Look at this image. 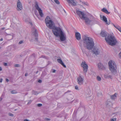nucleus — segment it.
I'll list each match as a JSON object with an SVG mask.
<instances>
[{
  "mask_svg": "<svg viewBox=\"0 0 121 121\" xmlns=\"http://www.w3.org/2000/svg\"><path fill=\"white\" fill-rule=\"evenodd\" d=\"M83 42V45L85 48L88 50H91L94 45V42L92 39L91 37L87 36L85 35L82 37ZM83 53H85L87 55L86 49L82 47L81 44L79 45Z\"/></svg>",
  "mask_w": 121,
  "mask_h": 121,
  "instance_id": "1",
  "label": "nucleus"
},
{
  "mask_svg": "<svg viewBox=\"0 0 121 121\" xmlns=\"http://www.w3.org/2000/svg\"><path fill=\"white\" fill-rule=\"evenodd\" d=\"M50 18L47 16L45 19V23L47 26L50 29H52V31L54 35L58 37L63 31L60 28L55 26L54 22L51 20H48V19Z\"/></svg>",
  "mask_w": 121,
  "mask_h": 121,
  "instance_id": "2",
  "label": "nucleus"
},
{
  "mask_svg": "<svg viewBox=\"0 0 121 121\" xmlns=\"http://www.w3.org/2000/svg\"><path fill=\"white\" fill-rule=\"evenodd\" d=\"M100 35L103 37H105V39L106 42L110 45L113 46L115 45L117 43V41L115 38L114 36L112 35H108L107 37L106 36L107 34L106 31H103L101 32Z\"/></svg>",
  "mask_w": 121,
  "mask_h": 121,
  "instance_id": "3",
  "label": "nucleus"
},
{
  "mask_svg": "<svg viewBox=\"0 0 121 121\" xmlns=\"http://www.w3.org/2000/svg\"><path fill=\"white\" fill-rule=\"evenodd\" d=\"M76 12L78 15L81 19L85 20L86 24H90L92 21L86 16V15L83 12L76 10Z\"/></svg>",
  "mask_w": 121,
  "mask_h": 121,
  "instance_id": "4",
  "label": "nucleus"
},
{
  "mask_svg": "<svg viewBox=\"0 0 121 121\" xmlns=\"http://www.w3.org/2000/svg\"><path fill=\"white\" fill-rule=\"evenodd\" d=\"M109 67L111 71L114 73H116L117 70L116 69V66L115 63L114 61H110L108 63Z\"/></svg>",
  "mask_w": 121,
  "mask_h": 121,
  "instance_id": "5",
  "label": "nucleus"
},
{
  "mask_svg": "<svg viewBox=\"0 0 121 121\" xmlns=\"http://www.w3.org/2000/svg\"><path fill=\"white\" fill-rule=\"evenodd\" d=\"M35 7L36 9L38 11L39 15L41 17H43V13L42 10L39 7L38 3L37 1H36L35 2Z\"/></svg>",
  "mask_w": 121,
  "mask_h": 121,
  "instance_id": "6",
  "label": "nucleus"
},
{
  "mask_svg": "<svg viewBox=\"0 0 121 121\" xmlns=\"http://www.w3.org/2000/svg\"><path fill=\"white\" fill-rule=\"evenodd\" d=\"M81 66L83 68V71L85 73L86 72L88 69V66L87 65L85 61H83L81 64Z\"/></svg>",
  "mask_w": 121,
  "mask_h": 121,
  "instance_id": "7",
  "label": "nucleus"
},
{
  "mask_svg": "<svg viewBox=\"0 0 121 121\" xmlns=\"http://www.w3.org/2000/svg\"><path fill=\"white\" fill-rule=\"evenodd\" d=\"M60 37V40L61 41H63L66 39V36L65 34L62 32L58 36Z\"/></svg>",
  "mask_w": 121,
  "mask_h": 121,
  "instance_id": "8",
  "label": "nucleus"
},
{
  "mask_svg": "<svg viewBox=\"0 0 121 121\" xmlns=\"http://www.w3.org/2000/svg\"><path fill=\"white\" fill-rule=\"evenodd\" d=\"M92 52H93L94 54L96 56L99 54L100 50L98 48L95 47L93 48Z\"/></svg>",
  "mask_w": 121,
  "mask_h": 121,
  "instance_id": "9",
  "label": "nucleus"
},
{
  "mask_svg": "<svg viewBox=\"0 0 121 121\" xmlns=\"http://www.w3.org/2000/svg\"><path fill=\"white\" fill-rule=\"evenodd\" d=\"M77 82L80 85H82L83 83L84 79L81 76L79 75L77 78Z\"/></svg>",
  "mask_w": 121,
  "mask_h": 121,
  "instance_id": "10",
  "label": "nucleus"
},
{
  "mask_svg": "<svg viewBox=\"0 0 121 121\" xmlns=\"http://www.w3.org/2000/svg\"><path fill=\"white\" fill-rule=\"evenodd\" d=\"M67 1L72 6H76L77 5V2L74 0H67Z\"/></svg>",
  "mask_w": 121,
  "mask_h": 121,
  "instance_id": "11",
  "label": "nucleus"
},
{
  "mask_svg": "<svg viewBox=\"0 0 121 121\" xmlns=\"http://www.w3.org/2000/svg\"><path fill=\"white\" fill-rule=\"evenodd\" d=\"M17 10L18 11L21 10L22 9V6L20 1L18 0L17 2Z\"/></svg>",
  "mask_w": 121,
  "mask_h": 121,
  "instance_id": "12",
  "label": "nucleus"
},
{
  "mask_svg": "<svg viewBox=\"0 0 121 121\" xmlns=\"http://www.w3.org/2000/svg\"><path fill=\"white\" fill-rule=\"evenodd\" d=\"M102 20L104 22L105 24L106 25H108L110 23V21L109 20L108 22L107 18L104 16H103Z\"/></svg>",
  "mask_w": 121,
  "mask_h": 121,
  "instance_id": "13",
  "label": "nucleus"
},
{
  "mask_svg": "<svg viewBox=\"0 0 121 121\" xmlns=\"http://www.w3.org/2000/svg\"><path fill=\"white\" fill-rule=\"evenodd\" d=\"M75 37L76 39L78 40H79L81 39V35L80 33L78 32H76L75 33Z\"/></svg>",
  "mask_w": 121,
  "mask_h": 121,
  "instance_id": "14",
  "label": "nucleus"
},
{
  "mask_svg": "<svg viewBox=\"0 0 121 121\" xmlns=\"http://www.w3.org/2000/svg\"><path fill=\"white\" fill-rule=\"evenodd\" d=\"M57 61L59 63L61 64L65 68L66 67V65L64 64L61 59H57Z\"/></svg>",
  "mask_w": 121,
  "mask_h": 121,
  "instance_id": "15",
  "label": "nucleus"
},
{
  "mask_svg": "<svg viewBox=\"0 0 121 121\" xmlns=\"http://www.w3.org/2000/svg\"><path fill=\"white\" fill-rule=\"evenodd\" d=\"M98 67L100 69H104L105 68L104 66L100 63H99L98 64Z\"/></svg>",
  "mask_w": 121,
  "mask_h": 121,
  "instance_id": "16",
  "label": "nucleus"
},
{
  "mask_svg": "<svg viewBox=\"0 0 121 121\" xmlns=\"http://www.w3.org/2000/svg\"><path fill=\"white\" fill-rule=\"evenodd\" d=\"M33 30L34 31H33L32 33L33 35L35 36V37H38V35L36 31V30L35 28H33Z\"/></svg>",
  "mask_w": 121,
  "mask_h": 121,
  "instance_id": "17",
  "label": "nucleus"
},
{
  "mask_svg": "<svg viewBox=\"0 0 121 121\" xmlns=\"http://www.w3.org/2000/svg\"><path fill=\"white\" fill-rule=\"evenodd\" d=\"M101 10L102 11L108 14L110 13V12H108L107 10L105 8H103Z\"/></svg>",
  "mask_w": 121,
  "mask_h": 121,
  "instance_id": "18",
  "label": "nucleus"
},
{
  "mask_svg": "<svg viewBox=\"0 0 121 121\" xmlns=\"http://www.w3.org/2000/svg\"><path fill=\"white\" fill-rule=\"evenodd\" d=\"M112 24L117 29L120 31L121 32V27L118 26H115L114 24L112 23Z\"/></svg>",
  "mask_w": 121,
  "mask_h": 121,
  "instance_id": "19",
  "label": "nucleus"
},
{
  "mask_svg": "<svg viewBox=\"0 0 121 121\" xmlns=\"http://www.w3.org/2000/svg\"><path fill=\"white\" fill-rule=\"evenodd\" d=\"M117 95V93H115L113 95L111 96V98L112 99L114 100L116 98Z\"/></svg>",
  "mask_w": 121,
  "mask_h": 121,
  "instance_id": "20",
  "label": "nucleus"
},
{
  "mask_svg": "<svg viewBox=\"0 0 121 121\" xmlns=\"http://www.w3.org/2000/svg\"><path fill=\"white\" fill-rule=\"evenodd\" d=\"M54 2L57 4H59L60 3L58 0H54Z\"/></svg>",
  "mask_w": 121,
  "mask_h": 121,
  "instance_id": "21",
  "label": "nucleus"
},
{
  "mask_svg": "<svg viewBox=\"0 0 121 121\" xmlns=\"http://www.w3.org/2000/svg\"><path fill=\"white\" fill-rule=\"evenodd\" d=\"M11 93L12 94H14L17 93V92L15 90L12 91H11Z\"/></svg>",
  "mask_w": 121,
  "mask_h": 121,
  "instance_id": "22",
  "label": "nucleus"
},
{
  "mask_svg": "<svg viewBox=\"0 0 121 121\" xmlns=\"http://www.w3.org/2000/svg\"><path fill=\"white\" fill-rule=\"evenodd\" d=\"M40 58H45L46 59H48V57L43 55H42L40 57Z\"/></svg>",
  "mask_w": 121,
  "mask_h": 121,
  "instance_id": "23",
  "label": "nucleus"
},
{
  "mask_svg": "<svg viewBox=\"0 0 121 121\" xmlns=\"http://www.w3.org/2000/svg\"><path fill=\"white\" fill-rule=\"evenodd\" d=\"M97 79L98 81H100L101 80V78L99 76H97Z\"/></svg>",
  "mask_w": 121,
  "mask_h": 121,
  "instance_id": "24",
  "label": "nucleus"
},
{
  "mask_svg": "<svg viewBox=\"0 0 121 121\" xmlns=\"http://www.w3.org/2000/svg\"><path fill=\"white\" fill-rule=\"evenodd\" d=\"M14 66L15 67H20V65L19 64H15L14 65Z\"/></svg>",
  "mask_w": 121,
  "mask_h": 121,
  "instance_id": "25",
  "label": "nucleus"
},
{
  "mask_svg": "<svg viewBox=\"0 0 121 121\" xmlns=\"http://www.w3.org/2000/svg\"><path fill=\"white\" fill-rule=\"evenodd\" d=\"M9 116H11V117H13V115L11 113H9Z\"/></svg>",
  "mask_w": 121,
  "mask_h": 121,
  "instance_id": "26",
  "label": "nucleus"
},
{
  "mask_svg": "<svg viewBox=\"0 0 121 121\" xmlns=\"http://www.w3.org/2000/svg\"><path fill=\"white\" fill-rule=\"evenodd\" d=\"M75 89L76 90H79V89L78 87V86H75Z\"/></svg>",
  "mask_w": 121,
  "mask_h": 121,
  "instance_id": "27",
  "label": "nucleus"
},
{
  "mask_svg": "<svg viewBox=\"0 0 121 121\" xmlns=\"http://www.w3.org/2000/svg\"><path fill=\"white\" fill-rule=\"evenodd\" d=\"M45 120L47 121H49L51 119L48 118H45Z\"/></svg>",
  "mask_w": 121,
  "mask_h": 121,
  "instance_id": "28",
  "label": "nucleus"
},
{
  "mask_svg": "<svg viewBox=\"0 0 121 121\" xmlns=\"http://www.w3.org/2000/svg\"><path fill=\"white\" fill-rule=\"evenodd\" d=\"M42 104H39L37 105V106L39 107H41L42 106Z\"/></svg>",
  "mask_w": 121,
  "mask_h": 121,
  "instance_id": "29",
  "label": "nucleus"
},
{
  "mask_svg": "<svg viewBox=\"0 0 121 121\" xmlns=\"http://www.w3.org/2000/svg\"><path fill=\"white\" fill-rule=\"evenodd\" d=\"M82 3L84 4L87 5L88 4L87 3H85L84 2H82Z\"/></svg>",
  "mask_w": 121,
  "mask_h": 121,
  "instance_id": "30",
  "label": "nucleus"
},
{
  "mask_svg": "<svg viewBox=\"0 0 121 121\" xmlns=\"http://www.w3.org/2000/svg\"><path fill=\"white\" fill-rule=\"evenodd\" d=\"M23 43V41L22 40H21L18 43V44H21Z\"/></svg>",
  "mask_w": 121,
  "mask_h": 121,
  "instance_id": "31",
  "label": "nucleus"
},
{
  "mask_svg": "<svg viewBox=\"0 0 121 121\" xmlns=\"http://www.w3.org/2000/svg\"><path fill=\"white\" fill-rule=\"evenodd\" d=\"M4 65L5 66H7L8 65V64L7 63H4Z\"/></svg>",
  "mask_w": 121,
  "mask_h": 121,
  "instance_id": "32",
  "label": "nucleus"
},
{
  "mask_svg": "<svg viewBox=\"0 0 121 121\" xmlns=\"http://www.w3.org/2000/svg\"><path fill=\"white\" fill-rule=\"evenodd\" d=\"M38 82L39 83H41L42 82V81L41 80L39 79L38 80Z\"/></svg>",
  "mask_w": 121,
  "mask_h": 121,
  "instance_id": "33",
  "label": "nucleus"
},
{
  "mask_svg": "<svg viewBox=\"0 0 121 121\" xmlns=\"http://www.w3.org/2000/svg\"><path fill=\"white\" fill-rule=\"evenodd\" d=\"M9 36H10V37H11V39H13V35H10Z\"/></svg>",
  "mask_w": 121,
  "mask_h": 121,
  "instance_id": "34",
  "label": "nucleus"
},
{
  "mask_svg": "<svg viewBox=\"0 0 121 121\" xmlns=\"http://www.w3.org/2000/svg\"><path fill=\"white\" fill-rule=\"evenodd\" d=\"M119 57L120 58H121V52H120L119 54Z\"/></svg>",
  "mask_w": 121,
  "mask_h": 121,
  "instance_id": "35",
  "label": "nucleus"
},
{
  "mask_svg": "<svg viewBox=\"0 0 121 121\" xmlns=\"http://www.w3.org/2000/svg\"><path fill=\"white\" fill-rule=\"evenodd\" d=\"M38 93L37 92H34V94L35 95H37L38 94Z\"/></svg>",
  "mask_w": 121,
  "mask_h": 121,
  "instance_id": "36",
  "label": "nucleus"
},
{
  "mask_svg": "<svg viewBox=\"0 0 121 121\" xmlns=\"http://www.w3.org/2000/svg\"><path fill=\"white\" fill-rule=\"evenodd\" d=\"M36 37V38H35V41H38V38L37 37Z\"/></svg>",
  "mask_w": 121,
  "mask_h": 121,
  "instance_id": "37",
  "label": "nucleus"
},
{
  "mask_svg": "<svg viewBox=\"0 0 121 121\" xmlns=\"http://www.w3.org/2000/svg\"><path fill=\"white\" fill-rule=\"evenodd\" d=\"M3 79L2 78H1L0 79V82H2Z\"/></svg>",
  "mask_w": 121,
  "mask_h": 121,
  "instance_id": "38",
  "label": "nucleus"
},
{
  "mask_svg": "<svg viewBox=\"0 0 121 121\" xmlns=\"http://www.w3.org/2000/svg\"><path fill=\"white\" fill-rule=\"evenodd\" d=\"M56 70H55V69H53V71H52V72L53 73H55L56 72Z\"/></svg>",
  "mask_w": 121,
  "mask_h": 121,
  "instance_id": "39",
  "label": "nucleus"
},
{
  "mask_svg": "<svg viewBox=\"0 0 121 121\" xmlns=\"http://www.w3.org/2000/svg\"><path fill=\"white\" fill-rule=\"evenodd\" d=\"M103 16H102L101 15H100V17L102 19V17H103Z\"/></svg>",
  "mask_w": 121,
  "mask_h": 121,
  "instance_id": "40",
  "label": "nucleus"
},
{
  "mask_svg": "<svg viewBox=\"0 0 121 121\" xmlns=\"http://www.w3.org/2000/svg\"><path fill=\"white\" fill-rule=\"evenodd\" d=\"M24 121H30L29 120H27L26 119H24Z\"/></svg>",
  "mask_w": 121,
  "mask_h": 121,
  "instance_id": "41",
  "label": "nucleus"
},
{
  "mask_svg": "<svg viewBox=\"0 0 121 121\" xmlns=\"http://www.w3.org/2000/svg\"><path fill=\"white\" fill-rule=\"evenodd\" d=\"M6 80L7 82H8L9 81V79H6Z\"/></svg>",
  "mask_w": 121,
  "mask_h": 121,
  "instance_id": "42",
  "label": "nucleus"
},
{
  "mask_svg": "<svg viewBox=\"0 0 121 121\" xmlns=\"http://www.w3.org/2000/svg\"><path fill=\"white\" fill-rule=\"evenodd\" d=\"M4 93H3L2 95H1V97H4Z\"/></svg>",
  "mask_w": 121,
  "mask_h": 121,
  "instance_id": "43",
  "label": "nucleus"
},
{
  "mask_svg": "<svg viewBox=\"0 0 121 121\" xmlns=\"http://www.w3.org/2000/svg\"><path fill=\"white\" fill-rule=\"evenodd\" d=\"M28 75V73H26L25 74V76H27Z\"/></svg>",
  "mask_w": 121,
  "mask_h": 121,
  "instance_id": "44",
  "label": "nucleus"
},
{
  "mask_svg": "<svg viewBox=\"0 0 121 121\" xmlns=\"http://www.w3.org/2000/svg\"><path fill=\"white\" fill-rule=\"evenodd\" d=\"M110 121H114V120L113 119H112Z\"/></svg>",
  "mask_w": 121,
  "mask_h": 121,
  "instance_id": "45",
  "label": "nucleus"
},
{
  "mask_svg": "<svg viewBox=\"0 0 121 121\" xmlns=\"http://www.w3.org/2000/svg\"><path fill=\"white\" fill-rule=\"evenodd\" d=\"M2 70V67H0V71H1Z\"/></svg>",
  "mask_w": 121,
  "mask_h": 121,
  "instance_id": "46",
  "label": "nucleus"
},
{
  "mask_svg": "<svg viewBox=\"0 0 121 121\" xmlns=\"http://www.w3.org/2000/svg\"><path fill=\"white\" fill-rule=\"evenodd\" d=\"M3 40V39L2 38H1L0 39V41H2Z\"/></svg>",
  "mask_w": 121,
  "mask_h": 121,
  "instance_id": "47",
  "label": "nucleus"
},
{
  "mask_svg": "<svg viewBox=\"0 0 121 121\" xmlns=\"http://www.w3.org/2000/svg\"><path fill=\"white\" fill-rule=\"evenodd\" d=\"M5 29V27H3V28H2L1 29L2 30H4Z\"/></svg>",
  "mask_w": 121,
  "mask_h": 121,
  "instance_id": "48",
  "label": "nucleus"
},
{
  "mask_svg": "<svg viewBox=\"0 0 121 121\" xmlns=\"http://www.w3.org/2000/svg\"><path fill=\"white\" fill-rule=\"evenodd\" d=\"M38 72H39V71H37L36 72V73H37Z\"/></svg>",
  "mask_w": 121,
  "mask_h": 121,
  "instance_id": "49",
  "label": "nucleus"
},
{
  "mask_svg": "<svg viewBox=\"0 0 121 121\" xmlns=\"http://www.w3.org/2000/svg\"><path fill=\"white\" fill-rule=\"evenodd\" d=\"M30 102H30H28V104L29 103L30 104L31 103V102Z\"/></svg>",
  "mask_w": 121,
  "mask_h": 121,
  "instance_id": "50",
  "label": "nucleus"
},
{
  "mask_svg": "<svg viewBox=\"0 0 121 121\" xmlns=\"http://www.w3.org/2000/svg\"><path fill=\"white\" fill-rule=\"evenodd\" d=\"M23 56V55H20V56H21V57H22V56Z\"/></svg>",
  "mask_w": 121,
  "mask_h": 121,
  "instance_id": "51",
  "label": "nucleus"
},
{
  "mask_svg": "<svg viewBox=\"0 0 121 121\" xmlns=\"http://www.w3.org/2000/svg\"><path fill=\"white\" fill-rule=\"evenodd\" d=\"M0 98V99H1V100L2 99V98H1H1Z\"/></svg>",
  "mask_w": 121,
  "mask_h": 121,
  "instance_id": "52",
  "label": "nucleus"
},
{
  "mask_svg": "<svg viewBox=\"0 0 121 121\" xmlns=\"http://www.w3.org/2000/svg\"><path fill=\"white\" fill-rule=\"evenodd\" d=\"M1 47H0V49H1Z\"/></svg>",
  "mask_w": 121,
  "mask_h": 121,
  "instance_id": "53",
  "label": "nucleus"
}]
</instances>
